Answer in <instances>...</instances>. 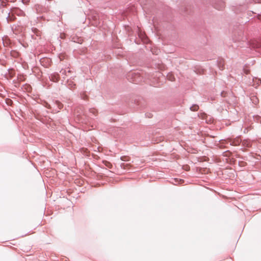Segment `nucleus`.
<instances>
[{"instance_id": "4", "label": "nucleus", "mask_w": 261, "mask_h": 261, "mask_svg": "<svg viewBox=\"0 0 261 261\" xmlns=\"http://www.w3.org/2000/svg\"><path fill=\"white\" fill-rule=\"evenodd\" d=\"M241 140L239 138H237L234 139L231 144L234 145H239L240 143H241Z\"/></svg>"}, {"instance_id": "8", "label": "nucleus", "mask_w": 261, "mask_h": 261, "mask_svg": "<svg viewBox=\"0 0 261 261\" xmlns=\"http://www.w3.org/2000/svg\"><path fill=\"white\" fill-rule=\"evenodd\" d=\"M134 74H135V76H138V74H136L135 73H131L130 74L133 76L134 75Z\"/></svg>"}, {"instance_id": "3", "label": "nucleus", "mask_w": 261, "mask_h": 261, "mask_svg": "<svg viewBox=\"0 0 261 261\" xmlns=\"http://www.w3.org/2000/svg\"><path fill=\"white\" fill-rule=\"evenodd\" d=\"M218 2L219 3V4H216L215 5V7L216 9L220 10L222 9L224 7V3L222 1V0H217Z\"/></svg>"}, {"instance_id": "11", "label": "nucleus", "mask_w": 261, "mask_h": 261, "mask_svg": "<svg viewBox=\"0 0 261 261\" xmlns=\"http://www.w3.org/2000/svg\"><path fill=\"white\" fill-rule=\"evenodd\" d=\"M246 132H247V129L246 128V129L244 130V133H246Z\"/></svg>"}, {"instance_id": "7", "label": "nucleus", "mask_w": 261, "mask_h": 261, "mask_svg": "<svg viewBox=\"0 0 261 261\" xmlns=\"http://www.w3.org/2000/svg\"><path fill=\"white\" fill-rule=\"evenodd\" d=\"M126 158H127L126 156H122L121 158V160H122L123 161H126Z\"/></svg>"}, {"instance_id": "2", "label": "nucleus", "mask_w": 261, "mask_h": 261, "mask_svg": "<svg viewBox=\"0 0 261 261\" xmlns=\"http://www.w3.org/2000/svg\"><path fill=\"white\" fill-rule=\"evenodd\" d=\"M18 11L19 10L17 9H14L12 10L11 14L10 13H8V15L6 18L8 22L12 21L16 18V17L13 15V14H16L17 11Z\"/></svg>"}, {"instance_id": "5", "label": "nucleus", "mask_w": 261, "mask_h": 261, "mask_svg": "<svg viewBox=\"0 0 261 261\" xmlns=\"http://www.w3.org/2000/svg\"><path fill=\"white\" fill-rule=\"evenodd\" d=\"M198 108H199L198 106H197L196 105H194L190 107V110L192 111H196L198 110Z\"/></svg>"}, {"instance_id": "12", "label": "nucleus", "mask_w": 261, "mask_h": 261, "mask_svg": "<svg viewBox=\"0 0 261 261\" xmlns=\"http://www.w3.org/2000/svg\"><path fill=\"white\" fill-rule=\"evenodd\" d=\"M258 3H261V0L260 1H259Z\"/></svg>"}, {"instance_id": "1", "label": "nucleus", "mask_w": 261, "mask_h": 261, "mask_svg": "<svg viewBox=\"0 0 261 261\" xmlns=\"http://www.w3.org/2000/svg\"><path fill=\"white\" fill-rule=\"evenodd\" d=\"M246 38L243 36H241L240 35L238 38L234 37L233 40L234 42H240V44L238 46L243 47L246 44L249 45L250 47L252 48H259L261 47V42L256 40H252L250 42L249 44L248 42L246 41Z\"/></svg>"}, {"instance_id": "6", "label": "nucleus", "mask_w": 261, "mask_h": 261, "mask_svg": "<svg viewBox=\"0 0 261 261\" xmlns=\"http://www.w3.org/2000/svg\"><path fill=\"white\" fill-rule=\"evenodd\" d=\"M168 78L169 80L170 81H173L174 80V77L173 76H172V75H168Z\"/></svg>"}, {"instance_id": "9", "label": "nucleus", "mask_w": 261, "mask_h": 261, "mask_svg": "<svg viewBox=\"0 0 261 261\" xmlns=\"http://www.w3.org/2000/svg\"><path fill=\"white\" fill-rule=\"evenodd\" d=\"M133 82L137 83V82H139V81H138L137 79H135L133 81Z\"/></svg>"}, {"instance_id": "10", "label": "nucleus", "mask_w": 261, "mask_h": 261, "mask_svg": "<svg viewBox=\"0 0 261 261\" xmlns=\"http://www.w3.org/2000/svg\"><path fill=\"white\" fill-rule=\"evenodd\" d=\"M121 166L122 167H124V164L123 163L121 165Z\"/></svg>"}]
</instances>
